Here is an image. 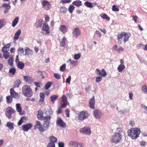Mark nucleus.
Returning <instances> with one entry per match:
<instances>
[{
  "mask_svg": "<svg viewBox=\"0 0 147 147\" xmlns=\"http://www.w3.org/2000/svg\"><path fill=\"white\" fill-rule=\"evenodd\" d=\"M23 78L25 81L26 82H30L33 80V78L28 76H24Z\"/></svg>",
  "mask_w": 147,
  "mask_h": 147,
  "instance_id": "26",
  "label": "nucleus"
},
{
  "mask_svg": "<svg viewBox=\"0 0 147 147\" xmlns=\"http://www.w3.org/2000/svg\"><path fill=\"white\" fill-rule=\"evenodd\" d=\"M96 71L98 73V75L105 77L107 75V73L104 69H102V70H100L98 69H96Z\"/></svg>",
  "mask_w": 147,
  "mask_h": 147,
  "instance_id": "17",
  "label": "nucleus"
},
{
  "mask_svg": "<svg viewBox=\"0 0 147 147\" xmlns=\"http://www.w3.org/2000/svg\"><path fill=\"white\" fill-rule=\"evenodd\" d=\"M11 96H7L6 97L7 103L8 104L11 103L13 100Z\"/></svg>",
  "mask_w": 147,
  "mask_h": 147,
  "instance_id": "43",
  "label": "nucleus"
},
{
  "mask_svg": "<svg viewBox=\"0 0 147 147\" xmlns=\"http://www.w3.org/2000/svg\"><path fill=\"white\" fill-rule=\"evenodd\" d=\"M94 117L98 119H100L102 115V112L100 110L97 109L94 110Z\"/></svg>",
  "mask_w": 147,
  "mask_h": 147,
  "instance_id": "12",
  "label": "nucleus"
},
{
  "mask_svg": "<svg viewBox=\"0 0 147 147\" xmlns=\"http://www.w3.org/2000/svg\"><path fill=\"white\" fill-rule=\"evenodd\" d=\"M72 3L78 7L82 5V2L80 0L74 1Z\"/></svg>",
  "mask_w": 147,
  "mask_h": 147,
  "instance_id": "32",
  "label": "nucleus"
},
{
  "mask_svg": "<svg viewBox=\"0 0 147 147\" xmlns=\"http://www.w3.org/2000/svg\"><path fill=\"white\" fill-rule=\"evenodd\" d=\"M37 73L42 76V79L45 78L46 75V72L44 71L39 70L37 71Z\"/></svg>",
  "mask_w": 147,
  "mask_h": 147,
  "instance_id": "34",
  "label": "nucleus"
},
{
  "mask_svg": "<svg viewBox=\"0 0 147 147\" xmlns=\"http://www.w3.org/2000/svg\"><path fill=\"white\" fill-rule=\"evenodd\" d=\"M21 32V31L20 29H19L15 33L13 39L15 40H16L18 39L19 36L20 35Z\"/></svg>",
  "mask_w": 147,
  "mask_h": 147,
  "instance_id": "24",
  "label": "nucleus"
},
{
  "mask_svg": "<svg viewBox=\"0 0 147 147\" xmlns=\"http://www.w3.org/2000/svg\"><path fill=\"white\" fill-rule=\"evenodd\" d=\"M89 116V114L87 112L83 111L78 113V118L80 120L83 121L87 118Z\"/></svg>",
  "mask_w": 147,
  "mask_h": 147,
  "instance_id": "5",
  "label": "nucleus"
},
{
  "mask_svg": "<svg viewBox=\"0 0 147 147\" xmlns=\"http://www.w3.org/2000/svg\"><path fill=\"white\" fill-rule=\"evenodd\" d=\"M77 142L76 141H71L69 142V146L70 147H76Z\"/></svg>",
  "mask_w": 147,
  "mask_h": 147,
  "instance_id": "40",
  "label": "nucleus"
},
{
  "mask_svg": "<svg viewBox=\"0 0 147 147\" xmlns=\"http://www.w3.org/2000/svg\"><path fill=\"white\" fill-rule=\"evenodd\" d=\"M125 68L124 65H119L117 68L118 71L119 72H121Z\"/></svg>",
  "mask_w": 147,
  "mask_h": 147,
  "instance_id": "35",
  "label": "nucleus"
},
{
  "mask_svg": "<svg viewBox=\"0 0 147 147\" xmlns=\"http://www.w3.org/2000/svg\"><path fill=\"white\" fill-rule=\"evenodd\" d=\"M122 138L121 134L119 132H117L112 136L110 138V141L112 143L116 144L121 140Z\"/></svg>",
  "mask_w": 147,
  "mask_h": 147,
  "instance_id": "2",
  "label": "nucleus"
},
{
  "mask_svg": "<svg viewBox=\"0 0 147 147\" xmlns=\"http://www.w3.org/2000/svg\"><path fill=\"white\" fill-rule=\"evenodd\" d=\"M76 147H84V145L82 142H77Z\"/></svg>",
  "mask_w": 147,
  "mask_h": 147,
  "instance_id": "59",
  "label": "nucleus"
},
{
  "mask_svg": "<svg viewBox=\"0 0 147 147\" xmlns=\"http://www.w3.org/2000/svg\"><path fill=\"white\" fill-rule=\"evenodd\" d=\"M140 133V128H132L128 131V135L132 138L136 139L139 136Z\"/></svg>",
  "mask_w": 147,
  "mask_h": 147,
  "instance_id": "1",
  "label": "nucleus"
},
{
  "mask_svg": "<svg viewBox=\"0 0 147 147\" xmlns=\"http://www.w3.org/2000/svg\"><path fill=\"white\" fill-rule=\"evenodd\" d=\"M6 22V21L5 19H2L0 20V29L5 25Z\"/></svg>",
  "mask_w": 147,
  "mask_h": 147,
  "instance_id": "39",
  "label": "nucleus"
},
{
  "mask_svg": "<svg viewBox=\"0 0 147 147\" xmlns=\"http://www.w3.org/2000/svg\"><path fill=\"white\" fill-rule=\"evenodd\" d=\"M16 69L15 68L12 67L9 69V72L12 74V75H14L16 72Z\"/></svg>",
  "mask_w": 147,
  "mask_h": 147,
  "instance_id": "52",
  "label": "nucleus"
},
{
  "mask_svg": "<svg viewBox=\"0 0 147 147\" xmlns=\"http://www.w3.org/2000/svg\"><path fill=\"white\" fill-rule=\"evenodd\" d=\"M17 66L20 69H23L24 66V64L20 61L18 62L17 64Z\"/></svg>",
  "mask_w": 147,
  "mask_h": 147,
  "instance_id": "38",
  "label": "nucleus"
},
{
  "mask_svg": "<svg viewBox=\"0 0 147 147\" xmlns=\"http://www.w3.org/2000/svg\"><path fill=\"white\" fill-rule=\"evenodd\" d=\"M33 54V51L30 49L28 47H26L25 48V55L31 56Z\"/></svg>",
  "mask_w": 147,
  "mask_h": 147,
  "instance_id": "19",
  "label": "nucleus"
},
{
  "mask_svg": "<svg viewBox=\"0 0 147 147\" xmlns=\"http://www.w3.org/2000/svg\"><path fill=\"white\" fill-rule=\"evenodd\" d=\"M125 34V32H123L121 33L120 34H119L117 36V39L118 40V43L120 44H121L122 42H121V39L124 36V35Z\"/></svg>",
  "mask_w": 147,
  "mask_h": 147,
  "instance_id": "18",
  "label": "nucleus"
},
{
  "mask_svg": "<svg viewBox=\"0 0 147 147\" xmlns=\"http://www.w3.org/2000/svg\"><path fill=\"white\" fill-rule=\"evenodd\" d=\"M42 124L40 121H37L36 122V124L34 125V129L36 130L37 129H38L41 126Z\"/></svg>",
  "mask_w": 147,
  "mask_h": 147,
  "instance_id": "29",
  "label": "nucleus"
},
{
  "mask_svg": "<svg viewBox=\"0 0 147 147\" xmlns=\"http://www.w3.org/2000/svg\"><path fill=\"white\" fill-rule=\"evenodd\" d=\"M45 111V113L46 114L47 116H50V115H52L53 114V111L52 110L51 108H50L49 109H45L44 111Z\"/></svg>",
  "mask_w": 147,
  "mask_h": 147,
  "instance_id": "23",
  "label": "nucleus"
},
{
  "mask_svg": "<svg viewBox=\"0 0 147 147\" xmlns=\"http://www.w3.org/2000/svg\"><path fill=\"white\" fill-rule=\"evenodd\" d=\"M113 48L119 53L120 51H123L124 50V48L122 47L121 46L119 47L118 46L116 45L113 46Z\"/></svg>",
  "mask_w": 147,
  "mask_h": 147,
  "instance_id": "21",
  "label": "nucleus"
},
{
  "mask_svg": "<svg viewBox=\"0 0 147 147\" xmlns=\"http://www.w3.org/2000/svg\"><path fill=\"white\" fill-rule=\"evenodd\" d=\"M112 10L113 11H119V9L117 6L114 5L112 7Z\"/></svg>",
  "mask_w": 147,
  "mask_h": 147,
  "instance_id": "56",
  "label": "nucleus"
},
{
  "mask_svg": "<svg viewBox=\"0 0 147 147\" xmlns=\"http://www.w3.org/2000/svg\"><path fill=\"white\" fill-rule=\"evenodd\" d=\"M54 77L57 79H59L61 78L60 74L58 73H55L54 74Z\"/></svg>",
  "mask_w": 147,
  "mask_h": 147,
  "instance_id": "53",
  "label": "nucleus"
},
{
  "mask_svg": "<svg viewBox=\"0 0 147 147\" xmlns=\"http://www.w3.org/2000/svg\"><path fill=\"white\" fill-rule=\"evenodd\" d=\"M19 20V18L18 17H16L13 21L12 23V26L14 27L17 24Z\"/></svg>",
  "mask_w": 147,
  "mask_h": 147,
  "instance_id": "28",
  "label": "nucleus"
},
{
  "mask_svg": "<svg viewBox=\"0 0 147 147\" xmlns=\"http://www.w3.org/2000/svg\"><path fill=\"white\" fill-rule=\"evenodd\" d=\"M60 30L63 33L66 32V28L65 26L62 25L61 26Z\"/></svg>",
  "mask_w": 147,
  "mask_h": 147,
  "instance_id": "48",
  "label": "nucleus"
},
{
  "mask_svg": "<svg viewBox=\"0 0 147 147\" xmlns=\"http://www.w3.org/2000/svg\"><path fill=\"white\" fill-rule=\"evenodd\" d=\"M15 111V110L12 109L11 107H8L6 109L5 114L7 117L9 119L11 117V114Z\"/></svg>",
  "mask_w": 147,
  "mask_h": 147,
  "instance_id": "8",
  "label": "nucleus"
},
{
  "mask_svg": "<svg viewBox=\"0 0 147 147\" xmlns=\"http://www.w3.org/2000/svg\"><path fill=\"white\" fill-rule=\"evenodd\" d=\"M40 98L39 101H44L45 98V94L44 93L41 92L40 94Z\"/></svg>",
  "mask_w": 147,
  "mask_h": 147,
  "instance_id": "47",
  "label": "nucleus"
},
{
  "mask_svg": "<svg viewBox=\"0 0 147 147\" xmlns=\"http://www.w3.org/2000/svg\"><path fill=\"white\" fill-rule=\"evenodd\" d=\"M101 17L103 19H106L109 21L110 20V18L105 13H102L100 15Z\"/></svg>",
  "mask_w": 147,
  "mask_h": 147,
  "instance_id": "37",
  "label": "nucleus"
},
{
  "mask_svg": "<svg viewBox=\"0 0 147 147\" xmlns=\"http://www.w3.org/2000/svg\"><path fill=\"white\" fill-rule=\"evenodd\" d=\"M81 32L79 29L78 28H75L73 30L72 33L73 36L75 38H77L81 35Z\"/></svg>",
  "mask_w": 147,
  "mask_h": 147,
  "instance_id": "10",
  "label": "nucleus"
},
{
  "mask_svg": "<svg viewBox=\"0 0 147 147\" xmlns=\"http://www.w3.org/2000/svg\"><path fill=\"white\" fill-rule=\"evenodd\" d=\"M65 112L66 113V116L67 117H69L70 116L69 112L70 111L67 109L65 110Z\"/></svg>",
  "mask_w": 147,
  "mask_h": 147,
  "instance_id": "63",
  "label": "nucleus"
},
{
  "mask_svg": "<svg viewBox=\"0 0 147 147\" xmlns=\"http://www.w3.org/2000/svg\"><path fill=\"white\" fill-rule=\"evenodd\" d=\"M21 83V82L20 80L18 79L16 80L14 84L13 85V87L14 88L18 87Z\"/></svg>",
  "mask_w": 147,
  "mask_h": 147,
  "instance_id": "33",
  "label": "nucleus"
},
{
  "mask_svg": "<svg viewBox=\"0 0 147 147\" xmlns=\"http://www.w3.org/2000/svg\"><path fill=\"white\" fill-rule=\"evenodd\" d=\"M80 132L87 135H90L91 133L90 128L87 127L81 128L80 130Z\"/></svg>",
  "mask_w": 147,
  "mask_h": 147,
  "instance_id": "7",
  "label": "nucleus"
},
{
  "mask_svg": "<svg viewBox=\"0 0 147 147\" xmlns=\"http://www.w3.org/2000/svg\"><path fill=\"white\" fill-rule=\"evenodd\" d=\"M2 6L4 9V13H5L7 12L8 10L11 7L9 4L8 3L3 4Z\"/></svg>",
  "mask_w": 147,
  "mask_h": 147,
  "instance_id": "16",
  "label": "nucleus"
},
{
  "mask_svg": "<svg viewBox=\"0 0 147 147\" xmlns=\"http://www.w3.org/2000/svg\"><path fill=\"white\" fill-rule=\"evenodd\" d=\"M89 107L92 109H94L95 108L94 105L95 104V100L94 96H93L92 98H91L90 100Z\"/></svg>",
  "mask_w": 147,
  "mask_h": 147,
  "instance_id": "14",
  "label": "nucleus"
},
{
  "mask_svg": "<svg viewBox=\"0 0 147 147\" xmlns=\"http://www.w3.org/2000/svg\"><path fill=\"white\" fill-rule=\"evenodd\" d=\"M9 50V48L5 47V46H3L2 49V51L3 53H7Z\"/></svg>",
  "mask_w": 147,
  "mask_h": 147,
  "instance_id": "51",
  "label": "nucleus"
},
{
  "mask_svg": "<svg viewBox=\"0 0 147 147\" xmlns=\"http://www.w3.org/2000/svg\"><path fill=\"white\" fill-rule=\"evenodd\" d=\"M61 99L60 102L61 105L60 107L58 109L57 111V113L58 114L61 113L62 108L65 107L67 104L69 105V103L67 101V98L65 95H63L61 98Z\"/></svg>",
  "mask_w": 147,
  "mask_h": 147,
  "instance_id": "3",
  "label": "nucleus"
},
{
  "mask_svg": "<svg viewBox=\"0 0 147 147\" xmlns=\"http://www.w3.org/2000/svg\"><path fill=\"white\" fill-rule=\"evenodd\" d=\"M43 22L42 20H40L38 22L36 23V27H40L43 24Z\"/></svg>",
  "mask_w": 147,
  "mask_h": 147,
  "instance_id": "49",
  "label": "nucleus"
},
{
  "mask_svg": "<svg viewBox=\"0 0 147 147\" xmlns=\"http://www.w3.org/2000/svg\"><path fill=\"white\" fill-rule=\"evenodd\" d=\"M33 126L32 124L31 123H29L26 125H24L22 126V129L24 131H27L30 129Z\"/></svg>",
  "mask_w": 147,
  "mask_h": 147,
  "instance_id": "13",
  "label": "nucleus"
},
{
  "mask_svg": "<svg viewBox=\"0 0 147 147\" xmlns=\"http://www.w3.org/2000/svg\"><path fill=\"white\" fill-rule=\"evenodd\" d=\"M42 4L44 9L47 10L49 9L51 7L50 3L47 1L43 0L42 1Z\"/></svg>",
  "mask_w": 147,
  "mask_h": 147,
  "instance_id": "11",
  "label": "nucleus"
},
{
  "mask_svg": "<svg viewBox=\"0 0 147 147\" xmlns=\"http://www.w3.org/2000/svg\"><path fill=\"white\" fill-rule=\"evenodd\" d=\"M125 34L124 35V40L123 41L124 43H125L129 39V38L131 36V34L129 33H127L125 32Z\"/></svg>",
  "mask_w": 147,
  "mask_h": 147,
  "instance_id": "25",
  "label": "nucleus"
},
{
  "mask_svg": "<svg viewBox=\"0 0 147 147\" xmlns=\"http://www.w3.org/2000/svg\"><path fill=\"white\" fill-rule=\"evenodd\" d=\"M38 114H37V117L39 119H41L43 117H43V113L42 111L41 110H39L38 111Z\"/></svg>",
  "mask_w": 147,
  "mask_h": 147,
  "instance_id": "27",
  "label": "nucleus"
},
{
  "mask_svg": "<svg viewBox=\"0 0 147 147\" xmlns=\"http://www.w3.org/2000/svg\"><path fill=\"white\" fill-rule=\"evenodd\" d=\"M66 40V38L64 37L60 43V46L61 47H63L65 45V42Z\"/></svg>",
  "mask_w": 147,
  "mask_h": 147,
  "instance_id": "46",
  "label": "nucleus"
},
{
  "mask_svg": "<svg viewBox=\"0 0 147 147\" xmlns=\"http://www.w3.org/2000/svg\"><path fill=\"white\" fill-rule=\"evenodd\" d=\"M16 110L17 111L20 113V114L21 115H23L24 114V111H23L22 112V113H21V111H22V108L20 107V104L19 103H18L16 104Z\"/></svg>",
  "mask_w": 147,
  "mask_h": 147,
  "instance_id": "22",
  "label": "nucleus"
},
{
  "mask_svg": "<svg viewBox=\"0 0 147 147\" xmlns=\"http://www.w3.org/2000/svg\"><path fill=\"white\" fill-rule=\"evenodd\" d=\"M47 147H55V144H53L52 142H49Z\"/></svg>",
  "mask_w": 147,
  "mask_h": 147,
  "instance_id": "62",
  "label": "nucleus"
},
{
  "mask_svg": "<svg viewBox=\"0 0 147 147\" xmlns=\"http://www.w3.org/2000/svg\"><path fill=\"white\" fill-rule=\"evenodd\" d=\"M75 7L74 5H70L69 6L68 9L69 12L72 13Z\"/></svg>",
  "mask_w": 147,
  "mask_h": 147,
  "instance_id": "41",
  "label": "nucleus"
},
{
  "mask_svg": "<svg viewBox=\"0 0 147 147\" xmlns=\"http://www.w3.org/2000/svg\"><path fill=\"white\" fill-rule=\"evenodd\" d=\"M58 98L57 95H53L50 97L51 102H52L53 103H54L55 100Z\"/></svg>",
  "mask_w": 147,
  "mask_h": 147,
  "instance_id": "31",
  "label": "nucleus"
},
{
  "mask_svg": "<svg viewBox=\"0 0 147 147\" xmlns=\"http://www.w3.org/2000/svg\"><path fill=\"white\" fill-rule=\"evenodd\" d=\"M102 79V77L101 76H98L96 77V81L97 82H98L100 81Z\"/></svg>",
  "mask_w": 147,
  "mask_h": 147,
  "instance_id": "61",
  "label": "nucleus"
},
{
  "mask_svg": "<svg viewBox=\"0 0 147 147\" xmlns=\"http://www.w3.org/2000/svg\"><path fill=\"white\" fill-rule=\"evenodd\" d=\"M84 5L86 7H89L92 8V3L88 1H87L84 2Z\"/></svg>",
  "mask_w": 147,
  "mask_h": 147,
  "instance_id": "45",
  "label": "nucleus"
},
{
  "mask_svg": "<svg viewBox=\"0 0 147 147\" xmlns=\"http://www.w3.org/2000/svg\"><path fill=\"white\" fill-rule=\"evenodd\" d=\"M22 90L23 95L26 97H31L32 95V90L29 86H24L22 88Z\"/></svg>",
  "mask_w": 147,
  "mask_h": 147,
  "instance_id": "4",
  "label": "nucleus"
},
{
  "mask_svg": "<svg viewBox=\"0 0 147 147\" xmlns=\"http://www.w3.org/2000/svg\"><path fill=\"white\" fill-rule=\"evenodd\" d=\"M66 65L63 64L61 66L60 68V70L61 71H64L65 69Z\"/></svg>",
  "mask_w": 147,
  "mask_h": 147,
  "instance_id": "57",
  "label": "nucleus"
},
{
  "mask_svg": "<svg viewBox=\"0 0 147 147\" xmlns=\"http://www.w3.org/2000/svg\"><path fill=\"white\" fill-rule=\"evenodd\" d=\"M81 57V54L79 53V54H75L74 55V58L76 60L78 59Z\"/></svg>",
  "mask_w": 147,
  "mask_h": 147,
  "instance_id": "58",
  "label": "nucleus"
},
{
  "mask_svg": "<svg viewBox=\"0 0 147 147\" xmlns=\"http://www.w3.org/2000/svg\"><path fill=\"white\" fill-rule=\"evenodd\" d=\"M52 83L51 82H48L46 83L45 86V89L46 90H48L51 86Z\"/></svg>",
  "mask_w": 147,
  "mask_h": 147,
  "instance_id": "50",
  "label": "nucleus"
},
{
  "mask_svg": "<svg viewBox=\"0 0 147 147\" xmlns=\"http://www.w3.org/2000/svg\"><path fill=\"white\" fill-rule=\"evenodd\" d=\"M18 51V53H20V54H22L23 55H25L24 50L23 48H19Z\"/></svg>",
  "mask_w": 147,
  "mask_h": 147,
  "instance_id": "55",
  "label": "nucleus"
},
{
  "mask_svg": "<svg viewBox=\"0 0 147 147\" xmlns=\"http://www.w3.org/2000/svg\"><path fill=\"white\" fill-rule=\"evenodd\" d=\"M10 94L11 97L15 99H18L20 97L19 94L16 92L13 88H11L10 90Z\"/></svg>",
  "mask_w": 147,
  "mask_h": 147,
  "instance_id": "9",
  "label": "nucleus"
},
{
  "mask_svg": "<svg viewBox=\"0 0 147 147\" xmlns=\"http://www.w3.org/2000/svg\"><path fill=\"white\" fill-rule=\"evenodd\" d=\"M13 59L12 57H10L8 60V64L11 66L13 65Z\"/></svg>",
  "mask_w": 147,
  "mask_h": 147,
  "instance_id": "44",
  "label": "nucleus"
},
{
  "mask_svg": "<svg viewBox=\"0 0 147 147\" xmlns=\"http://www.w3.org/2000/svg\"><path fill=\"white\" fill-rule=\"evenodd\" d=\"M51 118V117L50 116H46L43 117L44 121L43 127L45 128L47 130L49 126L50 121Z\"/></svg>",
  "mask_w": 147,
  "mask_h": 147,
  "instance_id": "6",
  "label": "nucleus"
},
{
  "mask_svg": "<svg viewBox=\"0 0 147 147\" xmlns=\"http://www.w3.org/2000/svg\"><path fill=\"white\" fill-rule=\"evenodd\" d=\"M67 9L65 7H62L60 9V11L61 13H65L67 11Z\"/></svg>",
  "mask_w": 147,
  "mask_h": 147,
  "instance_id": "54",
  "label": "nucleus"
},
{
  "mask_svg": "<svg viewBox=\"0 0 147 147\" xmlns=\"http://www.w3.org/2000/svg\"><path fill=\"white\" fill-rule=\"evenodd\" d=\"M56 123L62 127H65L66 125V124L60 118H58L56 121Z\"/></svg>",
  "mask_w": 147,
  "mask_h": 147,
  "instance_id": "15",
  "label": "nucleus"
},
{
  "mask_svg": "<svg viewBox=\"0 0 147 147\" xmlns=\"http://www.w3.org/2000/svg\"><path fill=\"white\" fill-rule=\"evenodd\" d=\"M42 30H43L45 31L47 34L50 33L49 27L48 25L46 23L43 24Z\"/></svg>",
  "mask_w": 147,
  "mask_h": 147,
  "instance_id": "20",
  "label": "nucleus"
},
{
  "mask_svg": "<svg viewBox=\"0 0 147 147\" xmlns=\"http://www.w3.org/2000/svg\"><path fill=\"white\" fill-rule=\"evenodd\" d=\"M141 90L143 92L147 94V86L146 85H143L141 88Z\"/></svg>",
  "mask_w": 147,
  "mask_h": 147,
  "instance_id": "42",
  "label": "nucleus"
},
{
  "mask_svg": "<svg viewBox=\"0 0 147 147\" xmlns=\"http://www.w3.org/2000/svg\"><path fill=\"white\" fill-rule=\"evenodd\" d=\"M49 138L51 141V142H52L53 144H55V143L57 141V138L53 136H51L49 137Z\"/></svg>",
  "mask_w": 147,
  "mask_h": 147,
  "instance_id": "36",
  "label": "nucleus"
},
{
  "mask_svg": "<svg viewBox=\"0 0 147 147\" xmlns=\"http://www.w3.org/2000/svg\"><path fill=\"white\" fill-rule=\"evenodd\" d=\"M59 147H64V144L63 142H61L58 143Z\"/></svg>",
  "mask_w": 147,
  "mask_h": 147,
  "instance_id": "64",
  "label": "nucleus"
},
{
  "mask_svg": "<svg viewBox=\"0 0 147 147\" xmlns=\"http://www.w3.org/2000/svg\"><path fill=\"white\" fill-rule=\"evenodd\" d=\"M13 125L14 123H11L10 122H8L6 125L9 129L12 130L14 129Z\"/></svg>",
  "mask_w": 147,
  "mask_h": 147,
  "instance_id": "30",
  "label": "nucleus"
},
{
  "mask_svg": "<svg viewBox=\"0 0 147 147\" xmlns=\"http://www.w3.org/2000/svg\"><path fill=\"white\" fill-rule=\"evenodd\" d=\"M38 130L40 132H44L45 130H47L44 127H43L42 125L39 128Z\"/></svg>",
  "mask_w": 147,
  "mask_h": 147,
  "instance_id": "60",
  "label": "nucleus"
}]
</instances>
